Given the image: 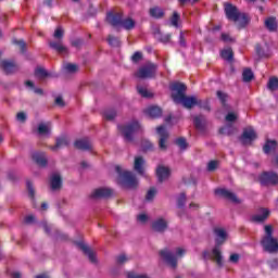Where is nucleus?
I'll use <instances>...</instances> for the list:
<instances>
[{
  "instance_id": "obj_33",
  "label": "nucleus",
  "mask_w": 278,
  "mask_h": 278,
  "mask_svg": "<svg viewBox=\"0 0 278 278\" xmlns=\"http://www.w3.org/2000/svg\"><path fill=\"white\" fill-rule=\"evenodd\" d=\"M121 26L124 27V29H126L127 31H131V29L136 27V21H134V18L131 17H127L125 20H122Z\"/></svg>"
},
{
  "instance_id": "obj_20",
  "label": "nucleus",
  "mask_w": 278,
  "mask_h": 278,
  "mask_svg": "<svg viewBox=\"0 0 278 278\" xmlns=\"http://www.w3.org/2000/svg\"><path fill=\"white\" fill-rule=\"evenodd\" d=\"M264 26L270 34H275L278 29V22L276 16L266 17L264 21Z\"/></svg>"
},
{
  "instance_id": "obj_23",
  "label": "nucleus",
  "mask_w": 278,
  "mask_h": 278,
  "mask_svg": "<svg viewBox=\"0 0 278 278\" xmlns=\"http://www.w3.org/2000/svg\"><path fill=\"white\" fill-rule=\"evenodd\" d=\"M70 141L68 137L61 136L55 139V144L50 147L51 151H58L59 149H64V147H68Z\"/></svg>"
},
{
  "instance_id": "obj_60",
  "label": "nucleus",
  "mask_w": 278,
  "mask_h": 278,
  "mask_svg": "<svg viewBox=\"0 0 278 278\" xmlns=\"http://www.w3.org/2000/svg\"><path fill=\"white\" fill-rule=\"evenodd\" d=\"M269 268H271V270H277L278 268V258H273L270 261L267 262Z\"/></svg>"
},
{
  "instance_id": "obj_38",
  "label": "nucleus",
  "mask_w": 278,
  "mask_h": 278,
  "mask_svg": "<svg viewBox=\"0 0 278 278\" xmlns=\"http://www.w3.org/2000/svg\"><path fill=\"white\" fill-rule=\"evenodd\" d=\"M35 76L38 77V79H46V77H50V74L45 67H37L35 70Z\"/></svg>"
},
{
  "instance_id": "obj_40",
  "label": "nucleus",
  "mask_w": 278,
  "mask_h": 278,
  "mask_svg": "<svg viewBox=\"0 0 278 278\" xmlns=\"http://www.w3.org/2000/svg\"><path fill=\"white\" fill-rule=\"evenodd\" d=\"M175 144L179 147L180 151H186L188 149V141L184 137H179L175 140Z\"/></svg>"
},
{
  "instance_id": "obj_24",
  "label": "nucleus",
  "mask_w": 278,
  "mask_h": 278,
  "mask_svg": "<svg viewBox=\"0 0 278 278\" xmlns=\"http://www.w3.org/2000/svg\"><path fill=\"white\" fill-rule=\"evenodd\" d=\"M153 36L159 40V42H162L163 45H167V42H170V39L173 38V34L164 35L160 28L154 29Z\"/></svg>"
},
{
  "instance_id": "obj_8",
  "label": "nucleus",
  "mask_w": 278,
  "mask_h": 278,
  "mask_svg": "<svg viewBox=\"0 0 278 278\" xmlns=\"http://www.w3.org/2000/svg\"><path fill=\"white\" fill-rule=\"evenodd\" d=\"M261 244L267 253H278V240L275 237L262 239Z\"/></svg>"
},
{
  "instance_id": "obj_6",
  "label": "nucleus",
  "mask_w": 278,
  "mask_h": 278,
  "mask_svg": "<svg viewBox=\"0 0 278 278\" xmlns=\"http://www.w3.org/2000/svg\"><path fill=\"white\" fill-rule=\"evenodd\" d=\"M160 257H162L163 262L169 266V268H177V256L173 251L169 249L165 248L159 252Z\"/></svg>"
},
{
  "instance_id": "obj_57",
  "label": "nucleus",
  "mask_w": 278,
  "mask_h": 278,
  "mask_svg": "<svg viewBox=\"0 0 278 278\" xmlns=\"http://www.w3.org/2000/svg\"><path fill=\"white\" fill-rule=\"evenodd\" d=\"M54 104L58 105V108H64L66 102H64V98H62V96H59L55 98Z\"/></svg>"
},
{
  "instance_id": "obj_51",
  "label": "nucleus",
  "mask_w": 278,
  "mask_h": 278,
  "mask_svg": "<svg viewBox=\"0 0 278 278\" xmlns=\"http://www.w3.org/2000/svg\"><path fill=\"white\" fill-rule=\"evenodd\" d=\"M186 193H180V195L178 197V199H177V206L179 207V208H181V207H184V205H186Z\"/></svg>"
},
{
  "instance_id": "obj_61",
  "label": "nucleus",
  "mask_w": 278,
  "mask_h": 278,
  "mask_svg": "<svg viewBox=\"0 0 278 278\" xmlns=\"http://www.w3.org/2000/svg\"><path fill=\"white\" fill-rule=\"evenodd\" d=\"M226 121L228 123H235V121H238V116L235 113H228L226 115Z\"/></svg>"
},
{
  "instance_id": "obj_5",
  "label": "nucleus",
  "mask_w": 278,
  "mask_h": 278,
  "mask_svg": "<svg viewBox=\"0 0 278 278\" xmlns=\"http://www.w3.org/2000/svg\"><path fill=\"white\" fill-rule=\"evenodd\" d=\"M157 73V65L155 63H146L136 72L135 76L138 79H153Z\"/></svg>"
},
{
  "instance_id": "obj_15",
  "label": "nucleus",
  "mask_w": 278,
  "mask_h": 278,
  "mask_svg": "<svg viewBox=\"0 0 278 278\" xmlns=\"http://www.w3.org/2000/svg\"><path fill=\"white\" fill-rule=\"evenodd\" d=\"M156 177L159 184H163L164 181H166V179H168V177H170V168L164 165H159L156 167Z\"/></svg>"
},
{
  "instance_id": "obj_17",
  "label": "nucleus",
  "mask_w": 278,
  "mask_h": 278,
  "mask_svg": "<svg viewBox=\"0 0 278 278\" xmlns=\"http://www.w3.org/2000/svg\"><path fill=\"white\" fill-rule=\"evenodd\" d=\"M77 247L80 249V251H83L85 255H87L91 264H97V256L94 255V252L92 251V249H90V247H88L84 242H77Z\"/></svg>"
},
{
  "instance_id": "obj_56",
  "label": "nucleus",
  "mask_w": 278,
  "mask_h": 278,
  "mask_svg": "<svg viewBox=\"0 0 278 278\" xmlns=\"http://www.w3.org/2000/svg\"><path fill=\"white\" fill-rule=\"evenodd\" d=\"M255 51H256V54L258 55V58H267L268 56L264 53V49H262V46L260 43H257L255 46Z\"/></svg>"
},
{
  "instance_id": "obj_36",
  "label": "nucleus",
  "mask_w": 278,
  "mask_h": 278,
  "mask_svg": "<svg viewBox=\"0 0 278 278\" xmlns=\"http://www.w3.org/2000/svg\"><path fill=\"white\" fill-rule=\"evenodd\" d=\"M267 88L270 90V92H275L278 90V78L277 76H273L268 79Z\"/></svg>"
},
{
  "instance_id": "obj_49",
  "label": "nucleus",
  "mask_w": 278,
  "mask_h": 278,
  "mask_svg": "<svg viewBox=\"0 0 278 278\" xmlns=\"http://www.w3.org/2000/svg\"><path fill=\"white\" fill-rule=\"evenodd\" d=\"M264 230H265V236L263 237V239L274 238L273 225H265Z\"/></svg>"
},
{
  "instance_id": "obj_29",
  "label": "nucleus",
  "mask_w": 278,
  "mask_h": 278,
  "mask_svg": "<svg viewBox=\"0 0 278 278\" xmlns=\"http://www.w3.org/2000/svg\"><path fill=\"white\" fill-rule=\"evenodd\" d=\"M49 47L50 49H54L56 53H68V49L62 45V41H51Z\"/></svg>"
},
{
  "instance_id": "obj_39",
  "label": "nucleus",
  "mask_w": 278,
  "mask_h": 278,
  "mask_svg": "<svg viewBox=\"0 0 278 278\" xmlns=\"http://www.w3.org/2000/svg\"><path fill=\"white\" fill-rule=\"evenodd\" d=\"M137 92L143 97V99H151L153 97V93L142 86H137Z\"/></svg>"
},
{
  "instance_id": "obj_35",
  "label": "nucleus",
  "mask_w": 278,
  "mask_h": 278,
  "mask_svg": "<svg viewBox=\"0 0 278 278\" xmlns=\"http://www.w3.org/2000/svg\"><path fill=\"white\" fill-rule=\"evenodd\" d=\"M277 149V141L276 140H267L263 147L264 153L268 154L270 151H275Z\"/></svg>"
},
{
  "instance_id": "obj_45",
  "label": "nucleus",
  "mask_w": 278,
  "mask_h": 278,
  "mask_svg": "<svg viewBox=\"0 0 278 278\" xmlns=\"http://www.w3.org/2000/svg\"><path fill=\"white\" fill-rule=\"evenodd\" d=\"M108 42H109L110 47H121V39H118L117 37H114L112 35L109 36Z\"/></svg>"
},
{
  "instance_id": "obj_4",
  "label": "nucleus",
  "mask_w": 278,
  "mask_h": 278,
  "mask_svg": "<svg viewBox=\"0 0 278 278\" xmlns=\"http://www.w3.org/2000/svg\"><path fill=\"white\" fill-rule=\"evenodd\" d=\"M118 130L123 134L126 142H134V134L142 131V126L138 122H131L127 125H119Z\"/></svg>"
},
{
  "instance_id": "obj_55",
  "label": "nucleus",
  "mask_w": 278,
  "mask_h": 278,
  "mask_svg": "<svg viewBox=\"0 0 278 278\" xmlns=\"http://www.w3.org/2000/svg\"><path fill=\"white\" fill-rule=\"evenodd\" d=\"M229 262L230 264H238V262H240V254L238 253L230 254Z\"/></svg>"
},
{
  "instance_id": "obj_30",
  "label": "nucleus",
  "mask_w": 278,
  "mask_h": 278,
  "mask_svg": "<svg viewBox=\"0 0 278 278\" xmlns=\"http://www.w3.org/2000/svg\"><path fill=\"white\" fill-rule=\"evenodd\" d=\"M146 114L150 118H160L162 116V109L160 106H150L147 109Z\"/></svg>"
},
{
  "instance_id": "obj_64",
  "label": "nucleus",
  "mask_w": 278,
  "mask_h": 278,
  "mask_svg": "<svg viewBox=\"0 0 278 278\" xmlns=\"http://www.w3.org/2000/svg\"><path fill=\"white\" fill-rule=\"evenodd\" d=\"M179 45H180V47H186V37L184 36V31H180Z\"/></svg>"
},
{
  "instance_id": "obj_22",
  "label": "nucleus",
  "mask_w": 278,
  "mask_h": 278,
  "mask_svg": "<svg viewBox=\"0 0 278 278\" xmlns=\"http://www.w3.org/2000/svg\"><path fill=\"white\" fill-rule=\"evenodd\" d=\"M74 147L79 151H90L92 149V144L90 143V139L88 138L76 140L74 142Z\"/></svg>"
},
{
  "instance_id": "obj_21",
  "label": "nucleus",
  "mask_w": 278,
  "mask_h": 278,
  "mask_svg": "<svg viewBox=\"0 0 278 278\" xmlns=\"http://www.w3.org/2000/svg\"><path fill=\"white\" fill-rule=\"evenodd\" d=\"M260 214L252 216L253 223H264L268 220V216H270V210L266 207H262L258 210Z\"/></svg>"
},
{
  "instance_id": "obj_26",
  "label": "nucleus",
  "mask_w": 278,
  "mask_h": 278,
  "mask_svg": "<svg viewBox=\"0 0 278 278\" xmlns=\"http://www.w3.org/2000/svg\"><path fill=\"white\" fill-rule=\"evenodd\" d=\"M50 188L53 191L61 190L62 189V176H60L59 174H53L50 177Z\"/></svg>"
},
{
  "instance_id": "obj_53",
  "label": "nucleus",
  "mask_w": 278,
  "mask_h": 278,
  "mask_svg": "<svg viewBox=\"0 0 278 278\" xmlns=\"http://www.w3.org/2000/svg\"><path fill=\"white\" fill-rule=\"evenodd\" d=\"M142 60V52H135L132 55H131V62H134V64H138V62H140Z\"/></svg>"
},
{
  "instance_id": "obj_50",
  "label": "nucleus",
  "mask_w": 278,
  "mask_h": 278,
  "mask_svg": "<svg viewBox=\"0 0 278 278\" xmlns=\"http://www.w3.org/2000/svg\"><path fill=\"white\" fill-rule=\"evenodd\" d=\"M156 192L157 191L155 190V187L150 188L149 191L147 192L146 200L147 201H153V199L155 198Z\"/></svg>"
},
{
  "instance_id": "obj_2",
  "label": "nucleus",
  "mask_w": 278,
  "mask_h": 278,
  "mask_svg": "<svg viewBox=\"0 0 278 278\" xmlns=\"http://www.w3.org/2000/svg\"><path fill=\"white\" fill-rule=\"evenodd\" d=\"M115 170L119 177L118 184L123 186V188H129L130 190H136L138 188V178L134 173L124 170L121 165L115 166Z\"/></svg>"
},
{
  "instance_id": "obj_25",
  "label": "nucleus",
  "mask_w": 278,
  "mask_h": 278,
  "mask_svg": "<svg viewBox=\"0 0 278 278\" xmlns=\"http://www.w3.org/2000/svg\"><path fill=\"white\" fill-rule=\"evenodd\" d=\"M144 164H147V161H144V157L142 156L135 157L134 170L138 173V175H144Z\"/></svg>"
},
{
  "instance_id": "obj_3",
  "label": "nucleus",
  "mask_w": 278,
  "mask_h": 278,
  "mask_svg": "<svg viewBox=\"0 0 278 278\" xmlns=\"http://www.w3.org/2000/svg\"><path fill=\"white\" fill-rule=\"evenodd\" d=\"M224 12L228 21H232L233 23H238V21H241L242 27H244L249 23L247 14L238 11V7L233 5L232 3H225Z\"/></svg>"
},
{
  "instance_id": "obj_34",
  "label": "nucleus",
  "mask_w": 278,
  "mask_h": 278,
  "mask_svg": "<svg viewBox=\"0 0 278 278\" xmlns=\"http://www.w3.org/2000/svg\"><path fill=\"white\" fill-rule=\"evenodd\" d=\"M220 56L227 62H233V50L231 48L224 49L220 52Z\"/></svg>"
},
{
  "instance_id": "obj_19",
  "label": "nucleus",
  "mask_w": 278,
  "mask_h": 278,
  "mask_svg": "<svg viewBox=\"0 0 278 278\" xmlns=\"http://www.w3.org/2000/svg\"><path fill=\"white\" fill-rule=\"evenodd\" d=\"M216 97H217L218 101L220 102L223 110H225V112H229V110L231 109L229 106V104L227 103V101H229V93H227L225 91L217 90Z\"/></svg>"
},
{
  "instance_id": "obj_31",
  "label": "nucleus",
  "mask_w": 278,
  "mask_h": 278,
  "mask_svg": "<svg viewBox=\"0 0 278 278\" xmlns=\"http://www.w3.org/2000/svg\"><path fill=\"white\" fill-rule=\"evenodd\" d=\"M195 105L200 108V110H205V112H212V106L210 105V100H201L197 98Z\"/></svg>"
},
{
  "instance_id": "obj_46",
  "label": "nucleus",
  "mask_w": 278,
  "mask_h": 278,
  "mask_svg": "<svg viewBox=\"0 0 278 278\" xmlns=\"http://www.w3.org/2000/svg\"><path fill=\"white\" fill-rule=\"evenodd\" d=\"M13 45H17V47H20L21 49V53H25L26 49H27V43H25V40L23 39H14L13 40Z\"/></svg>"
},
{
  "instance_id": "obj_16",
  "label": "nucleus",
  "mask_w": 278,
  "mask_h": 278,
  "mask_svg": "<svg viewBox=\"0 0 278 278\" xmlns=\"http://www.w3.org/2000/svg\"><path fill=\"white\" fill-rule=\"evenodd\" d=\"M108 23L112 25V27H118L123 23V12L109 13L106 16Z\"/></svg>"
},
{
  "instance_id": "obj_42",
  "label": "nucleus",
  "mask_w": 278,
  "mask_h": 278,
  "mask_svg": "<svg viewBox=\"0 0 278 278\" xmlns=\"http://www.w3.org/2000/svg\"><path fill=\"white\" fill-rule=\"evenodd\" d=\"M26 188L28 190V197H30V199H35L36 190L34 189V184L31 182V180L26 181Z\"/></svg>"
},
{
  "instance_id": "obj_44",
  "label": "nucleus",
  "mask_w": 278,
  "mask_h": 278,
  "mask_svg": "<svg viewBox=\"0 0 278 278\" xmlns=\"http://www.w3.org/2000/svg\"><path fill=\"white\" fill-rule=\"evenodd\" d=\"M38 134L40 136H47V134H51V129L46 124H39Z\"/></svg>"
},
{
  "instance_id": "obj_10",
  "label": "nucleus",
  "mask_w": 278,
  "mask_h": 278,
  "mask_svg": "<svg viewBox=\"0 0 278 278\" xmlns=\"http://www.w3.org/2000/svg\"><path fill=\"white\" fill-rule=\"evenodd\" d=\"M215 194L223 197V199H227V201H231V203H241L240 199H238V195L227 189H215Z\"/></svg>"
},
{
  "instance_id": "obj_54",
  "label": "nucleus",
  "mask_w": 278,
  "mask_h": 278,
  "mask_svg": "<svg viewBox=\"0 0 278 278\" xmlns=\"http://www.w3.org/2000/svg\"><path fill=\"white\" fill-rule=\"evenodd\" d=\"M193 124L195 129H203V122L201 121V116H195L193 119Z\"/></svg>"
},
{
  "instance_id": "obj_58",
  "label": "nucleus",
  "mask_w": 278,
  "mask_h": 278,
  "mask_svg": "<svg viewBox=\"0 0 278 278\" xmlns=\"http://www.w3.org/2000/svg\"><path fill=\"white\" fill-rule=\"evenodd\" d=\"M55 239L56 240H68V235H65L64 232L60 230H55Z\"/></svg>"
},
{
  "instance_id": "obj_37",
  "label": "nucleus",
  "mask_w": 278,
  "mask_h": 278,
  "mask_svg": "<svg viewBox=\"0 0 278 278\" xmlns=\"http://www.w3.org/2000/svg\"><path fill=\"white\" fill-rule=\"evenodd\" d=\"M254 77L255 76H254L253 71L251 68L243 70L242 79L245 84H249V81H253Z\"/></svg>"
},
{
  "instance_id": "obj_12",
  "label": "nucleus",
  "mask_w": 278,
  "mask_h": 278,
  "mask_svg": "<svg viewBox=\"0 0 278 278\" xmlns=\"http://www.w3.org/2000/svg\"><path fill=\"white\" fill-rule=\"evenodd\" d=\"M0 67L5 73V75H12L13 73H16L18 71V65L14 61L10 60H2L0 62Z\"/></svg>"
},
{
  "instance_id": "obj_9",
  "label": "nucleus",
  "mask_w": 278,
  "mask_h": 278,
  "mask_svg": "<svg viewBox=\"0 0 278 278\" xmlns=\"http://www.w3.org/2000/svg\"><path fill=\"white\" fill-rule=\"evenodd\" d=\"M156 134L160 136L159 148L161 151H166V149H168V146L166 144L168 141V130H166L165 126H159L156 128Z\"/></svg>"
},
{
  "instance_id": "obj_43",
  "label": "nucleus",
  "mask_w": 278,
  "mask_h": 278,
  "mask_svg": "<svg viewBox=\"0 0 278 278\" xmlns=\"http://www.w3.org/2000/svg\"><path fill=\"white\" fill-rule=\"evenodd\" d=\"M25 86H27L28 88H33L35 94H40V96L45 94V91L41 88H36L34 86V81H31V80H26Z\"/></svg>"
},
{
  "instance_id": "obj_62",
  "label": "nucleus",
  "mask_w": 278,
  "mask_h": 278,
  "mask_svg": "<svg viewBox=\"0 0 278 278\" xmlns=\"http://www.w3.org/2000/svg\"><path fill=\"white\" fill-rule=\"evenodd\" d=\"M16 119L20 121V123H25V121H27V114H25V112H20L16 115Z\"/></svg>"
},
{
  "instance_id": "obj_14",
  "label": "nucleus",
  "mask_w": 278,
  "mask_h": 278,
  "mask_svg": "<svg viewBox=\"0 0 278 278\" xmlns=\"http://www.w3.org/2000/svg\"><path fill=\"white\" fill-rule=\"evenodd\" d=\"M113 190L110 188H98L90 194L91 199H110L113 194Z\"/></svg>"
},
{
  "instance_id": "obj_47",
  "label": "nucleus",
  "mask_w": 278,
  "mask_h": 278,
  "mask_svg": "<svg viewBox=\"0 0 278 278\" xmlns=\"http://www.w3.org/2000/svg\"><path fill=\"white\" fill-rule=\"evenodd\" d=\"M103 116L106 121H114V118H116V111L115 110L105 111L103 113Z\"/></svg>"
},
{
  "instance_id": "obj_32",
  "label": "nucleus",
  "mask_w": 278,
  "mask_h": 278,
  "mask_svg": "<svg viewBox=\"0 0 278 278\" xmlns=\"http://www.w3.org/2000/svg\"><path fill=\"white\" fill-rule=\"evenodd\" d=\"M150 16H152V18H164V9L160 8V7H154L151 8L150 11Z\"/></svg>"
},
{
  "instance_id": "obj_18",
  "label": "nucleus",
  "mask_w": 278,
  "mask_h": 278,
  "mask_svg": "<svg viewBox=\"0 0 278 278\" xmlns=\"http://www.w3.org/2000/svg\"><path fill=\"white\" fill-rule=\"evenodd\" d=\"M31 157L35 164L41 168L47 167V164H49V161H47V154H45V152H34Z\"/></svg>"
},
{
  "instance_id": "obj_11",
  "label": "nucleus",
  "mask_w": 278,
  "mask_h": 278,
  "mask_svg": "<svg viewBox=\"0 0 278 278\" xmlns=\"http://www.w3.org/2000/svg\"><path fill=\"white\" fill-rule=\"evenodd\" d=\"M151 229L154 230L156 233H164V231L168 229V222L160 217L152 222Z\"/></svg>"
},
{
  "instance_id": "obj_1",
  "label": "nucleus",
  "mask_w": 278,
  "mask_h": 278,
  "mask_svg": "<svg viewBox=\"0 0 278 278\" xmlns=\"http://www.w3.org/2000/svg\"><path fill=\"white\" fill-rule=\"evenodd\" d=\"M174 103H181L186 110H192L197 105V96H186L188 87L184 83L175 81L169 85Z\"/></svg>"
},
{
  "instance_id": "obj_48",
  "label": "nucleus",
  "mask_w": 278,
  "mask_h": 278,
  "mask_svg": "<svg viewBox=\"0 0 278 278\" xmlns=\"http://www.w3.org/2000/svg\"><path fill=\"white\" fill-rule=\"evenodd\" d=\"M64 68L67 73H77L79 67L75 63H67L64 65Z\"/></svg>"
},
{
  "instance_id": "obj_28",
  "label": "nucleus",
  "mask_w": 278,
  "mask_h": 278,
  "mask_svg": "<svg viewBox=\"0 0 278 278\" xmlns=\"http://www.w3.org/2000/svg\"><path fill=\"white\" fill-rule=\"evenodd\" d=\"M214 232L217 236L216 245L220 247L227 240V231L223 228H215Z\"/></svg>"
},
{
  "instance_id": "obj_59",
  "label": "nucleus",
  "mask_w": 278,
  "mask_h": 278,
  "mask_svg": "<svg viewBox=\"0 0 278 278\" xmlns=\"http://www.w3.org/2000/svg\"><path fill=\"white\" fill-rule=\"evenodd\" d=\"M54 38H56L58 40H62L64 38V30L61 27L55 29Z\"/></svg>"
},
{
  "instance_id": "obj_27",
  "label": "nucleus",
  "mask_w": 278,
  "mask_h": 278,
  "mask_svg": "<svg viewBox=\"0 0 278 278\" xmlns=\"http://www.w3.org/2000/svg\"><path fill=\"white\" fill-rule=\"evenodd\" d=\"M212 257L216 262L217 266L223 267V251H220V245H215L213 248Z\"/></svg>"
},
{
  "instance_id": "obj_63",
  "label": "nucleus",
  "mask_w": 278,
  "mask_h": 278,
  "mask_svg": "<svg viewBox=\"0 0 278 278\" xmlns=\"http://www.w3.org/2000/svg\"><path fill=\"white\" fill-rule=\"evenodd\" d=\"M116 262L117 264H125V262H127V255L125 254H121L116 257Z\"/></svg>"
},
{
  "instance_id": "obj_13",
  "label": "nucleus",
  "mask_w": 278,
  "mask_h": 278,
  "mask_svg": "<svg viewBox=\"0 0 278 278\" xmlns=\"http://www.w3.org/2000/svg\"><path fill=\"white\" fill-rule=\"evenodd\" d=\"M257 138L253 128H245L240 137L242 144H251Z\"/></svg>"
},
{
  "instance_id": "obj_52",
  "label": "nucleus",
  "mask_w": 278,
  "mask_h": 278,
  "mask_svg": "<svg viewBox=\"0 0 278 278\" xmlns=\"http://www.w3.org/2000/svg\"><path fill=\"white\" fill-rule=\"evenodd\" d=\"M218 168V161H210L207 164V170L208 173H214Z\"/></svg>"
},
{
  "instance_id": "obj_41",
  "label": "nucleus",
  "mask_w": 278,
  "mask_h": 278,
  "mask_svg": "<svg viewBox=\"0 0 278 278\" xmlns=\"http://www.w3.org/2000/svg\"><path fill=\"white\" fill-rule=\"evenodd\" d=\"M181 20V15L177 11L173 12V15L170 17V25L173 27H179V21Z\"/></svg>"
},
{
  "instance_id": "obj_7",
  "label": "nucleus",
  "mask_w": 278,
  "mask_h": 278,
  "mask_svg": "<svg viewBox=\"0 0 278 278\" xmlns=\"http://www.w3.org/2000/svg\"><path fill=\"white\" fill-rule=\"evenodd\" d=\"M258 181L262 186H278V174L275 172H263Z\"/></svg>"
}]
</instances>
